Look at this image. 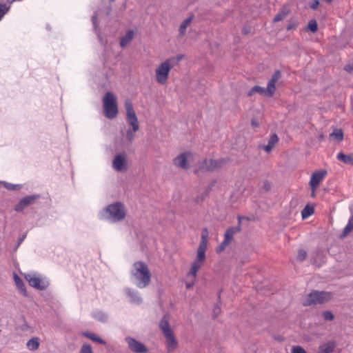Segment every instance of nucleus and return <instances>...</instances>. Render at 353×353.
<instances>
[{
	"label": "nucleus",
	"instance_id": "nucleus-24",
	"mask_svg": "<svg viewBox=\"0 0 353 353\" xmlns=\"http://www.w3.org/2000/svg\"><path fill=\"white\" fill-rule=\"evenodd\" d=\"M183 56L182 54H179L176 57H170L165 61H164V63H167V65L169 67V69L171 70L174 66L177 65L183 59Z\"/></svg>",
	"mask_w": 353,
	"mask_h": 353
},
{
	"label": "nucleus",
	"instance_id": "nucleus-14",
	"mask_svg": "<svg viewBox=\"0 0 353 353\" xmlns=\"http://www.w3.org/2000/svg\"><path fill=\"white\" fill-rule=\"evenodd\" d=\"M281 71L277 70L274 72L271 79L269 80L267 88H265L268 97H272L274 95L276 91V84L279 79L281 78Z\"/></svg>",
	"mask_w": 353,
	"mask_h": 353
},
{
	"label": "nucleus",
	"instance_id": "nucleus-54",
	"mask_svg": "<svg viewBox=\"0 0 353 353\" xmlns=\"http://www.w3.org/2000/svg\"><path fill=\"white\" fill-rule=\"evenodd\" d=\"M96 20H97V17H96V15H93V16L92 17V22H95V21H96Z\"/></svg>",
	"mask_w": 353,
	"mask_h": 353
},
{
	"label": "nucleus",
	"instance_id": "nucleus-36",
	"mask_svg": "<svg viewBox=\"0 0 353 353\" xmlns=\"http://www.w3.org/2000/svg\"><path fill=\"white\" fill-rule=\"evenodd\" d=\"M307 252L303 249H300L298 252L297 259L300 261H303L306 259Z\"/></svg>",
	"mask_w": 353,
	"mask_h": 353
},
{
	"label": "nucleus",
	"instance_id": "nucleus-18",
	"mask_svg": "<svg viewBox=\"0 0 353 353\" xmlns=\"http://www.w3.org/2000/svg\"><path fill=\"white\" fill-rule=\"evenodd\" d=\"M190 156V152H183L175 157L173 160L174 164L181 168L187 169L188 166V159Z\"/></svg>",
	"mask_w": 353,
	"mask_h": 353
},
{
	"label": "nucleus",
	"instance_id": "nucleus-55",
	"mask_svg": "<svg viewBox=\"0 0 353 353\" xmlns=\"http://www.w3.org/2000/svg\"><path fill=\"white\" fill-rule=\"evenodd\" d=\"M315 192H316V189L314 190H312V194H311V196L312 197H314L315 196Z\"/></svg>",
	"mask_w": 353,
	"mask_h": 353
},
{
	"label": "nucleus",
	"instance_id": "nucleus-50",
	"mask_svg": "<svg viewBox=\"0 0 353 353\" xmlns=\"http://www.w3.org/2000/svg\"><path fill=\"white\" fill-rule=\"evenodd\" d=\"M191 277L193 278L192 276H191ZM194 280H195V279H192V281H194ZM185 285H186L187 289H190L194 285V281H192V283H187Z\"/></svg>",
	"mask_w": 353,
	"mask_h": 353
},
{
	"label": "nucleus",
	"instance_id": "nucleus-28",
	"mask_svg": "<svg viewBox=\"0 0 353 353\" xmlns=\"http://www.w3.org/2000/svg\"><path fill=\"white\" fill-rule=\"evenodd\" d=\"M83 336L90 339V340L97 342L100 344L105 345L106 342L105 340L101 339V337L97 336L96 334L89 332H83L82 333Z\"/></svg>",
	"mask_w": 353,
	"mask_h": 353
},
{
	"label": "nucleus",
	"instance_id": "nucleus-15",
	"mask_svg": "<svg viewBox=\"0 0 353 353\" xmlns=\"http://www.w3.org/2000/svg\"><path fill=\"white\" fill-rule=\"evenodd\" d=\"M326 174L327 171L325 170H320L313 172L310 181V186L311 189L314 190V189H316Z\"/></svg>",
	"mask_w": 353,
	"mask_h": 353
},
{
	"label": "nucleus",
	"instance_id": "nucleus-44",
	"mask_svg": "<svg viewBox=\"0 0 353 353\" xmlns=\"http://www.w3.org/2000/svg\"><path fill=\"white\" fill-rule=\"evenodd\" d=\"M221 306L219 305H215L213 308L214 317L216 318L221 313Z\"/></svg>",
	"mask_w": 353,
	"mask_h": 353
},
{
	"label": "nucleus",
	"instance_id": "nucleus-35",
	"mask_svg": "<svg viewBox=\"0 0 353 353\" xmlns=\"http://www.w3.org/2000/svg\"><path fill=\"white\" fill-rule=\"evenodd\" d=\"M314 213V209L312 207L306 206L301 211V216L303 219H306L308 216H311Z\"/></svg>",
	"mask_w": 353,
	"mask_h": 353
},
{
	"label": "nucleus",
	"instance_id": "nucleus-45",
	"mask_svg": "<svg viewBox=\"0 0 353 353\" xmlns=\"http://www.w3.org/2000/svg\"><path fill=\"white\" fill-rule=\"evenodd\" d=\"M26 238V234H23L19 238L17 244L15 247V250H17L19 247V245L22 243V242L25 240Z\"/></svg>",
	"mask_w": 353,
	"mask_h": 353
},
{
	"label": "nucleus",
	"instance_id": "nucleus-7",
	"mask_svg": "<svg viewBox=\"0 0 353 353\" xmlns=\"http://www.w3.org/2000/svg\"><path fill=\"white\" fill-rule=\"evenodd\" d=\"M126 110V121L129 125L132 126L134 132H137L139 129V122L135 111L134 110L132 102L128 99L125 102Z\"/></svg>",
	"mask_w": 353,
	"mask_h": 353
},
{
	"label": "nucleus",
	"instance_id": "nucleus-40",
	"mask_svg": "<svg viewBox=\"0 0 353 353\" xmlns=\"http://www.w3.org/2000/svg\"><path fill=\"white\" fill-rule=\"evenodd\" d=\"M292 353H307L303 347L299 345L293 346L291 350Z\"/></svg>",
	"mask_w": 353,
	"mask_h": 353
},
{
	"label": "nucleus",
	"instance_id": "nucleus-4",
	"mask_svg": "<svg viewBox=\"0 0 353 353\" xmlns=\"http://www.w3.org/2000/svg\"><path fill=\"white\" fill-rule=\"evenodd\" d=\"M103 107L104 115L109 119L117 117L119 110L117 97L111 92L105 93L103 99Z\"/></svg>",
	"mask_w": 353,
	"mask_h": 353
},
{
	"label": "nucleus",
	"instance_id": "nucleus-57",
	"mask_svg": "<svg viewBox=\"0 0 353 353\" xmlns=\"http://www.w3.org/2000/svg\"><path fill=\"white\" fill-rule=\"evenodd\" d=\"M46 29H47L48 30H50L49 25H47V26H46Z\"/></svg>",
	"mask_w": 353,
	"mask_h": 353
},
{
	"label": "nucleus",
	"instance_id": "nucleus-9",
	"mask_svg": "<svg viewBox=\"0 0 353 353\" xmlns=\"http://www.w3.org/2000/svg\"><path fill=\"white\" fill-rule=\"evenodd\" d=\"M240 226L230 227L225 231L224 235V240L222 241L221 245L216 248V251L217 253L223 252L225 248L233 241L234 235L240 232Z\"/></svg>",
	"mask_w": 353,
	"mask_h": 353
},
{
	"label": "nucleus",
	"instance_id": "nucleus-8",
	"mask_svg": "<svg viewBox=\"0 0 353 353\" xmlns=\"http://www.w3.org/2000/svg\"><path fill=\"white\" fill-rule=\"evenodd\" d=\"M93 29L102 46L108 42V37L110 35V28L108 23H93Z\"/></svg>",
	"mask_w": 353,
	"mask_h": 353
},
{
	"label": "nucleus",
	"instance_id": "nucleus-10",
	"mask_svg": "<svg viewBox=\"0 0 353 353\" xmlns=\"http://www.w3.org/2000/svg\"><path fill=\"white\" fill-rule=\"evenodd\" d=\"M41 198L39 194L28 195L21 198L18 203L14 206V210L17 212H23L24 209L35 203L37 200Z\"/></svg>",
	"mask_w": 353,
	"mask_h": 353
},
{
	"label": "nucleus",
	"instance_id": "nucleus-34",
	"mask_svg": "<svg viewBox=\"0 0 353 353\" xmlns=\"http://www.w3.org/2000/svg\"><path fill=\"white\" fill-rule=\"evenodd\" d=\"M288 14V10L286 9H283L281 11L279 12L274 19V22H279L285 19V17Z\"/></svg>",
	"mask_w": 353,
	"mask_h": 353
},
{
	"label": "nucleus",
	"instance_id": "nucleus-56",
	"mask_svg": "<svg viewBox=\"0 0 353 353\" xmlns=\"http://www.w3.org/2000/svg\"><path fill=\"white\" fill-rule=\"evenodd\" d=\"M309 22L313 23V22H316V21L314 19H312Z\"/></svg>",
	"mask_w": 353,
	"mask_h": 353
},
{
	"label": "nucleus",
	"instance_id": "nucleus-53",
	"mask_svg": "<svg viewBox=\"0 0 353 353\" xmlns=\"http://www.w3.org/2000/svg\"><path fill=\"white\" fill-rule=\"evenodd\" d=\"M192 17H188L185 19L183 22H192Z\"/></svg>",
	"mask_w": 353,
	"mask_h": 353
},
{
	"label": "nucleus",
	"instance_id": "nucleus-33",
	"mask_svg": "<svg viewBox=\"0 0 353 353\" xmlns=\"http://www.w3.org/2000/svg\"><path fill=\"white\" fill-rule=\"evenodd\" d=\"M3 186L8 190H19L23 188L21 184H14L6 181L3 182Z\"/></svg>",
	"mask_w": 353,
	"mask_h": 353
},
{
	"label": "nucleus",
	"instance_id": "nucleus-5",
	"mask_svg": "<svg viewBox=\"0 0 353 353\" xmlns=\"http://www.w3.org/2000/svg\"><path fill=\"white\" fill-rule=\"evenodd\" d=\"M332 298V294L330 292L312 290L309 294L306 296L303 304L305 306L323 304L329 301Z\"/></svg>",
	"mask_w": 353,
	"mask_h": 353
},
{
	"label": "nucleus",
	"instance_id": "nucleus-31",
	"mask_svg": "<svg viewBox=\"0 0 353 353\" xmlns=\"http://www.w3.org/2000/svg\"><path fill=\"white\" fill-rule=\"evenodd\" d=\"M353 230V214L350 216L347 224L343 229L341 236H346L349 233Z\"/></svg>",
	"mask_w": 353,
	"mask_h": 353
},
{
	"label": "nucleus",
	"instance_id": "nucleus-11",
	"mask_svg": "<svg viewBox=\"0 0 353 353\" xmlns=\"http://www.w3.org/2000/svg\"><path fill=\"white\" fill-rule=\"evenodd\" d=\"M170 71L167 63H164L163 61L161 63L155 70L157 81L161 85H165L168 81Z\"/></svg>",
	"mask_w": 353,
	"mask_h": 353
},
{
	"label": "nucleus",
	"instance_id": "nucleus-22",
	"mask_svg": "<svg viewBox=\"0 0 353 353\" xmlns=\"http://www.w3.org/2000/svg\"><path fill=\"white\" fill-rule=\"evenodd\" d=\"M165 338L168 352H173L178 346V342L173 332L163 335Z\"/></svg>",
	"mask_w": 353,
	"mask_h": 353
},
{
	"label": "nucleus",
	"instance_id": "nucleus-30",
	"mask_svg": "<svg viewBox=\"0 0 353 353\" xmlns=\"http://www.w3.org/2000/svg\"><path fill=\"white\" fill-rule=\"evenodd\" d=\"M337 159L346 164L353 165V157L352 154L346 155L343 152H339L337 154Z\"/></svg>",
	"mask_w": 353,
	"mask_h": 353
},
{
	"label": "nucleus",
	"instance_id": "nucleus-25",
	"mask_svg": "<svg viewBox=\"0 0 353 353\" xmlns=\"http://www.w3.org/2000/svg\"><path fill=\"white\" fill-rule=\"evenodd\" d=\"M14 281L18 290L21 292V293L23 296H27V291L23 280L17 274H14Z\"/></svg>",
	"mask_w": 353,
	"mask_h": 353
},
{
	"label": "nucleus",
	"instance_id": "nucleus-42",
	"mask_svg": "<svg viewBox=\"0 0 353 353\" xmlns=\"http://www.w3.org/2000/svg\"><path fill=\"white\" fill-rule=\"evenodd\" d=\"M318 29V23H307V26H305V30H310L312 32H315Z\"/></svg>",
	"mask_w": 353,
	"mask_h": 353
},
{
	"label": "nucleus",
	"instance_id": "nucleus-29",
	"mask_svg": "<svg viewBox=\"0 0 353 353\" xmlns=\"http://www.w3.org/2000/svg\"><path fill=\"white\" fill-rule=\"evenodd\" d=\"M254 93H259L262 96L268 97L266 89L259 85H254L252 88V89L248 92V95L252 96Z\"/></svg>",
	"mask_w": 353,
	"mask_h": 353
},
{
	"label": "nucleus",
	"instance_id": "nucleus-20",
	"mask_svg": "<svg viewBox=\"0 0 353 353\" xmlns=\"http://www.w3.org/2000/svg\"><path fill=\"white\" fill-rule=\"evenodd\" d=\"M159 327L163 335L173 332L170 325V315L168 314L163 316L159 322Z\"/></svg>",
	"mask_w": 353,
	"mask_h": 353
},
{
	"label": "nucleus",
	"instance_id": "nucleus-52",
	"mask_svg": "<svg viewBox=\"0 0 353 353\" xmlns=\"http://www.w3.org/2000/svg\"><path fill=\"white\" fill-rule=\"evenodd\" d=\"M264 188L265 190H269L270 189V184L268 183V182H265V185H264Z\"/></svg>",
	"mask_w": 353,
	"mask_h": 353
},
{
	"label": "nucleus",
	"instance_id": "nucleus-49",
	"mask_svg": "<svg viewBox=\"0 0 353 353\" xmlns=\"http://www.w3.org/2000/svg\"><path fill=\"white\" fill-rule=\"evenodd\" d=\"M251 123H252V125L253 127H259V122L257 121V120H256V119H252V122H251Z\"/></svg>",
	"mask_w": 353,
	"mask_h": 353
},
{
	"label": "nucleus",
	"instance_id": "nucleus-2",
	"mask_svg": "<svg viewBox=\"0 0 353 353\" xmlns=\"http://www.w3.org/2000/svg\"><path fill=\"white\" fill-rule=\"evenodd\" d=\"M126 216V210L124 205L117 201L104 208L99 214L101 220L110 223H117L124 219Z\"/></svg>",
	"mask_w": 353,
	"mask_h": 353
},
{
	"label": "nucleus",
	"instance_id": "nucleus-48",
	"mask_svg": "<svg viewBox=\"0 0 353 353\" xmlns=\"http://www.w3.org/2000/svg\"><path fill=\"white\" fill-rule=\"evenodd\" d=\"M344 70L348 72H351L353 71V63L346 65L344 67Z\"/></svg>",
	"mask_w": 353,
	"mask_h": 353
},
{
	"label": "nucleus",
	"instance_id": "nucleus-38",
	"mask_svg": "<svg viewBox=\"0 0 353 353\" xmlns=\"http://www.w3.org/2000/svg\"><path fill=\"white\" fill-rule=\"evenodd\" d=\"M79 353H93L91 345L89 344H83Z\"/></svg>",
	"mask_w": 353,
	"mask_h": 353
},
{
	"label": "nucleus",
	"instance_id": "nucleus-13",
	"mask_svg": "<svg viewBox=\"0 0 353 353\" xmlns=\"http://www.w3.org/2000/svg\"><path fill=\"white\" fill-rule=\"evenodd\" d=\"M124 292L130 303L139 305L143 303V299L137 290L125 288H124Z\"/></svg>",
	"mask_w": 353,
	"mask_h": 353
},
{
	"label": "nucleus",
	"instance_id": "nucleus-19",
	"mask_svg": "<svg viewBox=\"0 0 353 353\" xmlns=\"http://www.w3.org/2000/svg\"><path fill=\"white\" fill-rule=\"evenodd\" d=\"M135 36V31L133 30H128L124 35L120 38V47L125 48L133 40Z\"/></svg>",
	"mask_w": 353,
	"mask_h": 353
},
{
	"label": "nucleus",
	"instance_id": "nucleus-26",
	"mask_svg": "<svg viewBox=\"0 0 353 353\" xmlns=\"http://www.w3.org/2000/svg\"><path fill=\"white\" fill-rule=\"evenodd\" d=\"M92 316L101 323H106L108 321V315L107 313L101 311L97 310L92 312Z\"/></svg>",
	"mask_w": 353,
	"mask_h": 353
},
{
	"label": "nucleus",
	"instance_id": "nucleus-27",
	"mask_svg": "<svg viewBox=\"0 0 353 353\" xmlns=\"http://www.w3.org/2000/svg\"><path fill=\"white\" fill-rule=\"evenodd\" d=\"M39 339L38 337H32L26 343L27 348L30 351H36L39 347Z\"/></svg>",
	"mask_w": 353,
	"mask_h": 353
},
{
	"label": "nucleus",
	"instance_id": "nucleus-58",
	"mask_svg": "<svg viewBox=\"0 0 353 353\" xmlns=\"http://www.w3.org/2000/svg\"><path fill=\"white\" fill-rule=\"evenodd\" d=\"M115 0H110V2H113Z\"/></svg>",
	"mask_w": 353,
	"mask_h": 353
},
{
	"label": "nucleus",
	"instance_id": "nucleus-6",
	"mask_svg": "<svg viewBox=\"0 0 353 353\" xmlns=\"http://www.w3.org/2000/svg\"><path fill=\"white\" fill-rule=\"evenodd\" d=\"M24 278L31 287L39 290H43L49 285L48 280L40 274L27 273L24 274Z\"/></svg>",
	"mask_w": 353,
	"mask_h": 353
},
{
	"label": "nucleus",
	"instance_id": "nucleus-37",
	"mask_svg": "<svg viewBox=\"0 0 353 353\" xmlns=\"http://www.w3.org/2000/svg\"><path fill=\"white\" fill-rule=\"evenodd\" d=\"M9 8L10 7L7 6L6 4H0V20L8 12Z\"/></svg>",
	"mask_w": 353,
	"mask_h": 353
},
{
	"label": "nucleus",
	"instance_id": "nucleus-47",
	"mask_svg": "<svg viewBox=\"0 0 353 353\" xmlns=\"http://www.w3.org/2000/svg\"><path fill=\"white\" fill-rule=\"evenodd\" d=\"M242 32L243 34H248L251 32V28L248 26V25H246L243 29H242Z\"/></svg>",
	"mask_w": 353,
	"mask_h": 353
},
{
	"label": "nucleus",
	"instance_id": "nucleus-21",
	"mask_svg": "<svg viewBox=\"0 0 353 353\" xmlns=\"http://www.w3.org/2000/svg\"><path fill=\"white\" fill-rule=\"evenodd\" d=\"M279 139L276 133L272 134L268 140V145H260L259 148L264 150L267 153L272 152L276 144L279 142Z\"/></svg>",
	"mask_w": 353,
	"mask_h": 353
},
{
	"label": "nucleus",
	"instance_id": "nucleus-16",
	"mask_svg": "<svg viewBox=\"0 0 353 353\" xmlns=\"http://www.w3.org/2000/svg\"><path fill=\"white\" fill-rule=\"evenodd\" d=\"M112 166L114 170L119 172L125 171L128 169L126 157L124 154H118L115 156Z\"/></svg>",
	"mask_w": 353,
	"mask_h": 353
},
{
	"label": "nucleus",
	"instance_id": "nucleus-23",
	"mask_svg": "<svg viewBox=\"0 0 353 353\" xmlns=\"http://www.w3.org/2000/svg\"><path fill=\"white\" fill-rule=\"evenodd\" d=\"M336 343L334 341H330L327 343L321 344L319 347L318 353H332L334 352Z\"/></svg>",
	"mask_w": 353,
	"mask_h": 353
},
{
	"label": "nucleus",
	"instance_id": "nucleus-41",
	"mask_svg": "<svg viewBox=\"0 0 353 353\" xmlns=\"http://www.w3.org/2000/svg\"><path fill=\"white\" fill-rule=\"evenodd\" d=\"M135 132L133 131V128L128 129L126 132V139L128 141L132 142L134 140V133Z\"/></svg>",
	"mask_w": 353,
	"mask_h": 353
},
{
	"label": "nucleus",
	"instance_id": "nucleus-1",
	"mask_svg": "<svg viewBox=\"0 0 353 353\" xmlns=\"http://www.w3.org/2000/svg\"><path fill=\"white\" fill-rule=\"evenodd\" d=\"M130 272L131 281L137 288L143 289L150 283L152 275L146 263L135 262Z\"/></svg>",
	"mask_w": 353,
	"mask_h": 353
},
{
	"label": "nucleus",
	"instance_id": "nucleus-51",
	"mask_svg": "<svg viewBox=\"0 0 353 353\" xmlns=\"http://www.w3.org/2000/svg\"><path fill=\"white\" fill-rule=\"evenodd\" d=\"M296 23H289V25L287 26V30H290L294 28Z\"/></svg>",
	"mask_w": 353,
	"mask_h": 353
},
{
	"label": "nucleus",
	"instance_id": "nucleus-43",
	"mask_svg": "<svg viewBox=\"0 0 353 353\" xmlns=\"http://www.w3.org/2000/svg\"><path fill=\"white\" fill-rule=\"evenodd\" d=\"M190 23H181V26L179 27V34L180 36H183L186 32V29H187V27L189 25Z\"/></svg>",
	"mask_w": 353,
	"mask_h": 353
},
{
	"label": "nucleus",
	"instance_id": "nucleus-32",
	"mask_svg": "<svg viewBox=\"0 0 353 353\" xmlns=\"http://www.w3.org/2000/svg\"><path fill=\"white\" fill-rule=\"evenodd\" d=\"M330 136L332 139L338 142L341 141L343 139V132L341 129H335Z\"/></svg>",
	"mask_w": 353,
	"mask_h": 353
},
{
	"label": "nucleus",
	"instance_id": "nucleus-3",
	"mask_svg": "<svg viewBox=\"0 0 353 353\" xmlns=\"http://www.w3.org/2000/svg\"><path fill=\"white\" fill-rule=\"evenodd\" d=\"M205 232L207 233V229H205ZM207 234H202L201 241L197 249L196 259L193 261L191 268L187 274L188 276H192L194 279H196L197 272L201 268L206 259L205 251L207 250Z\"/></svg>",
	"mask_w": 353,
	"mask_h": 353
},
{
	"label": "nucleus",
	"instance_id": "nucleus-46",
	"mask_svg": "<svg viewBox=\"0 0 353 353\" xmlns=\"http://www.w3.org/2000/svg\"><path fill=\"white\" fill-rule=\"evenodd\" d=\"M319 5V1L318 0H313L311 3H310V8L313 10H316L318 6Z\"/></svg>",
	"mask_w": 353,
	"mask_h": 353
},
{
	"label": "nucleus",
	"instance_id": "nucleus-39",
	"mask_svg": "<svg viewBox=\"0 0 353 353\" xmlns=\"http://www.w3.org/2000/svg\"><path fill=\"white\" fill-rule=\"evenodd\" d=\"M323 317L326 321H332L334 318V314L330 311H325L323 312Z\"/></svg>",
	"mask_w": 353,
	"mask_h": 353
},
{
	"label": "nucleus",
	"instance_id": "nucleus-17",
	"mask_svg": "<svg viewBox=\"0 0 353 353\" xmlns=\"http://www.w3.org/2000/svg\"><path fill=\"white\" fill-rule=\"evenodd\" d=\"M225 162V160L223 159H205L201 165V169L205 171L213 170L217 168L221 167L223 163Z\"/></svg>",
	"mask_w": 353,
	"mask_h": 353
},
{
	"label": "nucleus",
	"instance_id": "nucleus-12",
	"mask_svg": "<svg viewBox=\"0 0 353 353\" xmlns=\"http://www.w3.org/2000/svg\"><path fill=\"white\" fill-rule=\"evenodd\" d=\"M125 341L128 343L129 349L134 353H147L148 352V349L143 343L133 337L128 336Z\"/></svg>",
	"mask_w": 353,
	"mask_h": 353
}]
</instances>
